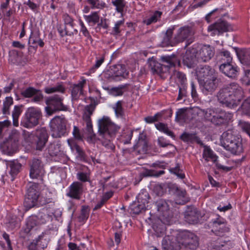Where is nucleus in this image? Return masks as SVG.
Returning <instances> with one entry per match:
<instances>
[{
    "mask_svg": "<svg viewBox=\"0 0 250 250\" xmlns=\"http://www.w3.org/2000/svg\"><path fill=\"white\" fill-rule=\"evenodd\" d=\"M159 218L164 224L170 225L172 223L171 214L169 210V203L160 199L156 203Z\"/></svg>",
    "mask_w": 250,
    "mask_h": 250,
    "instance_id": "nucleus-13",
    "label": "nucleus"
},
{
    "mask_svg": "<svg viewBox=\"0 0 250 250\" xmlns=\"http://www.w3.org/2000/svg\"><path fill=\"white\" fill-rule=\"evenodd\" d=\"M12 45L14 47L18 48L20 49H22L25 47V45L24 44L21 43L19 41L13 42Z\"/></svg>",
    "mask_w": 250,
    "mask_h": 250,
    "instance_id": "nucleus-64",
    "label": "nucleus"
},
{
    "mask_svg": "<svg viewBox=\"0 0 250 250\" xmlns=\"http://www.w3.org/2000/svg\"><path fill=\"white\" fill-rule=\"evenodd\" d=\"M92 112L89 107L87 108L83 115V119L86 123V133L82 134L78 127L74 126L73 130V135L75 138L78 140H81L84 137H87V141L89 143H93L95 139V135L93 133L92 122L90 119V116Z\"/></svg>",
    "mask_w": 250,
    "mask_h": 250,
    "instance_id": "nucleus-6",
    "label": "nucleus"
},
{
    "mask_svg": "<svg viewBox=\"0 0 250 250\" xmlns=\"http://www.w3.org/2000/svg\"><path fill=\"white\" fill-rule=\"evenodd\" d=\"M65 88L62 83H58L57 85L50 87L46 86L44 88V91L47 94H51L54 92L64 93Z\"/></svg>",
    "mask_w": 250,
    "mask_h": 250,
    "instance_id": "nucleus-34",
    "label": "nucleus"
},
{
    "mask_svg": "<svg viewBox=\"0 0 250 250\" xmlns=\"http://www.w3.org/2000/svg\"><path fill=\"white\" fill-rule=\"evenodd\" d=\"M242 112L250 116V97L244 101L241 106Z\"/></svg>",
    "mask_w": 250,
    "mask_h": 250,
    "instance_id": "nucleus-43",
    "label": "nucleus"
},
{
    "mask_svg": "<svg viewBox=\"0 0 250 250\" xmlns=\"http://www.w3.org/2000/svg\"><path fill=\"white\" fill-rule=\"evenodd\" d=\"M52 194L47 188L43 189L41 192L39 205H43L51 202Z\"/></svg>",
    "mask_w": 250,
    "mask_h": 250,
    "instance_id": "nucleus-30",
    "label": "nucleus"
},
{
    "mask_svg": "<svg viewBox=\"0 0 250 250\" xmlns=\"http://www.w3.org/2000/svg\"><path fill=\"white\" fill-rule=\"evenodd\" d=\"M220 70L226 76L231 78H235L238 75L239 69L232 62L222 63L219 66Z\"/></svg>",
    "mask_w": 250,
    "mask_h": 250,
    "instance_id": "nucleus-19",
    "label": "nucleus"
},
{
    "mask_svg": "<svg viewBox=\"0 0 250 250\" xmlns=\"http://www.w3.org/2000/svg\"><path fill=\"white\" fill-rule=\"evenodd\" d=\"M89 209L87 206H83L81 209V214L79 217L80 222L85 221L88 217Z\"/></svg>",
    "mask_w": 250,
    "mask_h": 250,
    "instance_id": "nucleus-42",
    "label": "nucleus"
},
{
    "mask_svg": "<svg viewBox=\"0 0 250 250\" xmlns=\"http://www.w3.org/2000/svg\"><path fill=\"white\" fill-rule=\"evenodd\" d=\"M191 110L188 108H180L176 113L175 120L178 122H185L191 115Z\"/></svg>",
    "mask_w": 250,
    "mask_h": 250,
    "instance_id": "nucleus-27",
    "label": "nucleus"
},
{
    "mask_svg": "<svg viewBox=\"0 0 250 250\" xmlns=\"http://www.w3.org/2000/svg\"><path fill=\"white\" fill-rule=\"evenodd\" d=\"M221 53L224 57V59H226L227 62H231L232 59L229 52L227 50H224L222 51Z\"/></svg>",
    "mask_w": 250,
    "mask_h": 250,
    "instance_id": "nucleus-57",
    "label": "nucleus"
},
{
    "mask_svg": "<svg viewBox=\"0 0 250 250\" xmlns=\"http://www.w3.org/2000/svg\"><path fill=\"white\" fill-rule=\"evenodd\" d=\"M33 101L35 102H38L43 98V95L41 92L37 90V92L33 95Z\"/></svg>",
    "mask_w": 250,
    "mask_h": 250,
    "instance_id": "nucleus-58",
    "label": "nucleus"
},
{
    "mask_svg": "<svg viewBox=\"0 0 250 250\" xmlns=\"http://www.w3.org/2000/svg\"><path fill=\"white\" fill-rule=\"evenodd\" d=\"M85 80H83L79 82L77 84H75L73 87L71 95L72 100H77L82 94V89L83 85L85 83Z\"/></svg>",
    "mask_w": 250,
    "mask_h": 250,
    "instance_id": "nucleus-29",
    "label": "nucleus"
},
{
    "mask_svg": "<svg viewBox=\"0 0 250 250\" xmlns=\"http://www.w3.org/2000/svg\"><path fill=\"white\" fill-rule=\"evenodd\" d=\"M185 218L187 221L189 223H194L197 222L199 218V214L197 213L196 208H193L190 211H187L186 214Z\"/></svg>",
    "mask_w": 250,
    "mask_h": 250,
    "instance_id": "nucleus-36",
    "label": "nucleus"
},
{
    "mask_svg": "<svg viewBox=\"0 0 250 250\" xmlns=\"http://www.w3.org/2000/svg\"><path fill=\"white\" fill-rule=\"evenodd\" d=\"M203 92L208 94L213 92L217 87V75L214 69L205 65L196 71Z\"/></svg>",
    "mask_w": 250,
    "mask_h": 250,
    "instance_id": "nucleus-5",
    "label": "nucleus"
},
{
    "mask_svg": "<svg viewBox=\"0 0 250 250\" xmlns=\"http://www.w3.org/2000/svg\"><path fill=\"white\" fill-rule=\"evenodd\" d=\"M7 166L10 167V173L13 177L19 172L21 166L17 161L14 160L7 163Z\"/></svg>",
    "mask_w": 250,
    "mask_h": 250,
    "instance_id": "nucleus-35",
    "label": "nucleus"
},
{
    "mask_svg": "<svg viewBox=\"0 0 250 250\" xmlns=\"http://www.w3.org/2000/svg\"><path fill=\"white\" fill-rule=\"evenodd\" d=\"M13 99L11 97H6L3 102V110L6 112L8 110L9 107L13 104Z\"/></svg>",
    "mask_w": 250,
    "mask_h": 250,
    "instance_id": "nucleus-52",
    "label": "nucleus"
},
{
    "mask_svg": "<svg viewBox=\"0 0 250 250\" xmlns=\"http://www.w3.org/2000/svg\"><path fill=\"white\" fill-rule=\"evenodd\" d=\"M244 69L250 68V57L249 58H245L242 62ZM242 83L245 85H250V70L245 71V75L241 79Z\"/></svg>",
    "mask_w": 250,
    "mask_h": 250,
    "instance_id": "nucleus-28",
    "label": "nucleus"
},
{
    "mask_svg": "<svg viewBox=\"0 0 250 250\" xmlns=\"http://www.w3.org/2000/svg\"><path fill=\"white\" fill-rule=\"evenodd\" d=\"M67 142L72 151L75 152L78 155L77 156L79 157L81 159L83 158L84 157V153L82 148L78 145L76 144L74 141L72 139H68Z\"/></svg>",
    "mask_w": 250,
    "mask_h": 250,
    "instance_id": "nucleus-33",
    "label": "nucleus"
},
{
    "mask_svg": "<svg viewBox=\"0 0 250 250\" xmlns=\"http://www.w3.org/2000/svg\"><path fill=\"white\" fill-rule=\"evenodd\" d=\"M191 115L192 118H198L199 119H203L205 117V110L200 108L198 107H194L190 109Z\"/></svg>",
    "mask_w": 250,
    "mask_h": 250,
    "instance_id": "nucleus-38",
    "label": "nucleus"
},
{
    "mask_svg": "<svg viewBox=\"0 0 250 250\" xmlns=\"http://www.w3.org/2000/svg\"><path fill=\"white\" fill-rule=\"evenodd\" d=\"M162 245L163 250H179L181 245L190 249H194L198 246V240L194 233L185 230L178 234L177 238L173 235L165 236Z\"/></svg>",
    "mask_w": 250,
    "mask_h": 250,
    "instance_id": "nucleus-1",
    "label": "nucleus"
},
{
    "mask_svg": "<svg viewBox=\"0 0 250 250\" xmlns=\"http://www.w3.org/2000/svg\"><path fill=\"white\" fill-rule=\"evenodd\" d=\"M162 15V12L155 11L149 17L143 20V22L147 25L152 23H155L160 19Z\"/></svg>",
    "mask_w": 250,
    "mask_h": 250,
    "instance_id": "nucleus-31",
    "label": "nucleus"
},
{
    "mask_svg": "<svg viewBox=\"0 0 250 250\" xmlns=\"http://www.w3.org/2000/svg\"><path fill=\"white\" fill-rule=\"evenodd\" d=\"M193 34L191 27L189 26L182 27L178 29L177 34L175 36V42H180L187 40L188 44H189L193 41Z\"/></svg>",
    "mask_w": 250,
    "mask_h": 250,
    "instance_id": "nucleus-18",
    "label": "nucleus"
},
{
    "mask_svg": "<svg viewBox=\"0 0 250 250\" xmlns=\"http://www.w3.org/2000/svg\"><path fill=\"white\" fill-rule=\"evenodd\" d=\"M243 97L242 88L235 83H231L225 85L217 94L219 102L231 108L239 105Z\"/></svg>",
    "mask_w": 250,
    "mask_h": 250,
    "instance_id": "nucleus-2",
    "label": "nucleus"
},
{
    "mask_svg": "<svg viewBox=\"0 0 250 250\" xmlns=\"http://www.w3.org/2000/svg\"><path fill=\"white\" fill-rule=\"evenodd\" d=\"M83 18L88 23L95 24L99 21V16L96 12H93L89 15H83Z\"/></svg>",
    "mask_w": 250,
    "mask_h": 250,
    "instance_id": "nucleus-39",
    "label": "nucleus"
},
{
    "mask_svg": "<svg viewBox=\"0 0 250 250\" xmlns=\"http://www.w3.org/2000/svg\"><path fill=\"white\" fill-rule=\"evenodd\" d=\"M29 137L36 144L37 149L42 150L48 141V135L45 128H41L31 133Z\"/></svg>",
    "mask_w": 250,
    "mask_h": 250,
    "instance_id": "nucleus-16",
    "label": "nucleus"
},
{
    "mask_svg": "<svg viewBox=\"0 0 250 250\" xmlns=\"http://www.w3.org/2000/svg\"><path fill=\"white\" fill-rule=\"evenodd\" d=\"M214 54L213 49L209 45L195 46L186 51L183 62L188 67L192 68L199 61L207 62L210 60Z\"/></svg>",
    "mask_w": 250,
    "mask_h": 250,
    "instance_id": "nucleus-4",
    "label": "nucleus"
},
{
    "mask_svg": "<svg viewBox=\"0 0 250 250\" xmlns=\"http://www.w3.org/2000/svg\"><path fill=\"white\" fill-rule=\"evenodd\" d=\"M161 59L163 62L167 63V64L159 63L153 57L148 60V66L153 73L157 74L166 73L168 71L169 67L174 65V63L170 57L163 56L161 57Z\"/></svg>",
    "mask_w": 250,
    "mask_h": 250,
    "instance_id": "nucleus-11",
    "label": "nucleus"
},
{
    "mask_svg": "<svg viewBox=\"0 0 250 250\" xmlns=\"http://www.w3.org/2000/svg\"><path fill=\"white\" fill-rule=\"evenodd\" d=\"M229 24L225 21L220 20L215 23L208 27V30L210 35L214 36L229 30Z\"/></svg>",
    "mask_w": 250,
    "mask_h": 250,
    "instance_id": "nucleus-20",
    "label": "nucleus"
},
{
    "mask_svg": "<svg viewBox=\"0 0 250 250\" xmlns=\"http://www.w3.org/2000/svg\"><path fill=\"white\" fill-rule=\"evenodd\" d=\"M11 125L10 121L5 120L3 121L0 122V136L3 131L6 130Z\"/></svg>",
    "mask_w": 250,
    "mask_h": 250,
    "instance_id": "nucleus-51",
    "label": "nucleus"
},
{
    "mask_svg": "<svg viewBox=\"0 0 250 250\" xmlns=\"http://www.w3.org/2000/svg\"><path fill=\"white\" fill-rule=\"evenodd\" d=\"M40 198H41V194H39L38 185L33 183L27 189L24 205L28 208L33 207L39 204Z\"/></svg>",
    "mask_w": 250,
    "mask_h": 250,
    "instance_id": "nucleus-15",
    "label": "nucleus"
},
{
    "mask_svg": "<svg viewBox=\"0 0 250 250\" xmlns=\"http://www.w3.org/2000/svg\"><path fill=\"white\" fill-rule=\"evenodd\" d=\"M19 132L16 129H13L9 136V139L0 146L1 152L7 155H12L16 152L18 148V142Z\"/></svg>",
    "mask_w": 250,
    "mask_h": 250,
    "instance_id": "nucleus-10",
    "label": "nucleus"
},
{
    "mask_svg": "<svg viewBox=\"0 0 250 250\" xmlns=\"http://www.w3.org/2000/svg\"><path fill=\"white\" fill-rule=\"evenodd\" d=\"M231 208V205L229 203L227 205H220L218 207L217 209L221 212H225L228 210H229Z\"/></svg>",
    "mask_w": 250,
    "mask_h": 250,
    "instance_id": "nucleus-59",
    "label": "nucleus"
},
{
    "mask_svg": "<svg viewBox=\"0 0 250 250\" xmlns=\"http://www.w3.org/2000/svg\"><path fill=\"white\" fill-rule=\"evenodd\" d=\"M66 123V120L62 115L54 117L49 123L52 136L60 138L64 136L67 133Z\"/></svg>",
    "mask_w": 250,
    "mask_h": 250,
    "instance_id": "nucleus-7",
    "label": "nucleus"
},
{
    "mask_svg": "<svg viewBox=\"0 0 250 250\" xmlns=\"http://www.w3.org/2000/svg\"><path fill=\"white\" fill-rule=\"evenodd\" d=\"M148 199L149 195L146 191L140 192L137 197V201L130 205L131 212L137 214L146 209L148 207Z\"/></svg>",
    "mask_w": 250,
    "mask_h": 250,
    "instance_id": "nucleus-14",
    "label": "nucleus"
},
{
    "mask_svg": "<svg viewBox=\"0 0 250 250\" xmlns=\"http://www.w3.org/2000/svg\"><path fill=\"white\" fill-rule=\"evenodd\" d=\"M66 195L74 199H79L82 191V185L78 182H73L68 188Z\"/></svg>",
    "mask_w": 250,
    "mask_h": 250,
    "instance_id": "nucleus-23",
    "label": "nucleus"
},
{
    "mask_svg": "<svg viewBox=\"0 0 250 250\" xmlns=\"http://www.w3.org/2000/svg\"><path fill=\"white\" fill-rule=\"evenodd\" d=\"M112 3L116 7V10L118 12L122 13L125 6L124 0H115Z\"/></svg>",
    "mask_w": 250,
    "mask_h": 250,
    "instance_id": "nucleus-44",
    "label": "nucleus"
},
{
    "mask_svg": "<svg viewBox=\"0 0 250 250\" xmlns=\"http://www.w3.org/2000/svg\"><path fill=\"white\" fill-rule=\"evenodd\" d=\"M158 114H156L153 116H148L145 118V121L147 123L151 124L156 122L157 120V115Z\"/></svg>",
    "mask_w": 250,
    "mask_h": 250,
    "instance_id": "nucleus-60",
    "label": "nucleus"
},
{
    "mask_svg": "<svg viewBox=\"0 0 250 250\" xmlns=\"http://www.w3.org/2000/svg\"><path fill=\"white\" fill-rule=\"evenodd\" d=\"M28 42L32 44L35 47H37L38 45L42 47L44 45L43 42L40 38L39 34L37 33H31Z\"/></svg>",
    "mask_w": 250,
    "mask_h": 250,
    "instance_id": "nucleus-32",
    "label": "nucleus"
},
{
    "mask_svg": "<svg viewBox=\"0 0 250 250\" xmlns=\"http://www.w3.org/2000/svg\"><path fill=\"white\" fill-rule=\"evenodd\" d=\"M104 55H102L100 57H97L95 64L94 65L93 67L92 68V69L98 68L104 62Z\"/></svg>",
    "mask_w": 250,
    "mask_h": 250,
    "instance_id": "nucleus-55",
    "label": "nucleus"
},
{
    "mask_svg": "<svg viewBox=\"0 0 250 250\" xmlns=\"http://www.w3.org/2000/svg\"><path fill=\"white\" fill-rule=\"evenodd\" d=\"M112 195L113 192L111 191L106 192L103 195L102 199L105 202L107 200L111 197Z\"/></svg>",
    "mask_w": 250,
    "mask_h": 250,
    "instance_id": "nucleus-63",
    "label": "nucleus"
},
{
    "mask_svg": "<svg viewBox=\"0 0 250 250\" xmlns=\"http://www.w3.org/2000/svg\"><path fill=\"white\" fill-rule=\"evenodd\" d=\"M232 118V114L224 111L217 112L212 109H208L205 111L204 119L210 121L215 125H219L230 121Z\"/></svg>",
    "mask_w": 250,
    "mask_h": 250,
    "instance_id": "nucleus-8",
    "label": "nucleus"
},
{
    "mask_svg": "<svg viewBox=\"0 0 250 250\" xmlns=\"http://www.w3.org/2000/svg\"><path fill=\"white\" fill-rule=\"evenodd\" d=\"M37 92V89L33 88V87H29L24 90H23L21 92V94L23 96L26 98H30L33 95Z\"/></svg>",
    "mask_w": 250,
    "mask_h": 250,
    "instance_id": "nucleus-48",
    "label": "nucleus"
},
{
    "mask_svg": "<svg viewBox=\"0 0 250 250\" xmlns=\"http://www.w3.org/2000/svg\"><path fill=\"white\" fill-rule=\"evenodd\" d=\"M44 173V170L41 166V161L39 159H34L31 164L30 177L32 179L39 178L42 180V177Z\"/></svg>",
    "mask_w": 250,
    "mask_h": 250,
    "instance_id": "nucleus-21",
    "label": "nucleus"
},
{
    "mask_svg": "<svg viewBox=\"0 0 250 250\" xmlns=\"http://www.w3.org/2000/svg\"><path fill=\"white\" fill-rule=\"evenodd\" d=\"M111 94L115 96H120L123 94L122 89L119 88H113L111 91Z\"/></svg>",
    "mask_w": 250,
    "mask_h": 250,
    "instance_id": "nucleus-61",
    "label": "nucleus"
},
{
    "mask_svg": "<svg viewBox=\"0 0 250 250\" xmlns=\"http://www.w3.org/2000/svg\"><path fill=\"white\" fill-rule=\"evenodd\" d=\"M47 246L46 241L42 236L34 240L29 246V250H43Z\"/></svg>",
    "mask_w": 250,
    "mask_h": 250,
    "instance_id": "nucleus-26",
    "label": "nucleus"
},
{
    "mask_svg": "<svg viewBox=\"0 0 250 250\" xmlns=\"http://www.w3.org/2000/svg\"><path fill=\"white\" fill-rule=\"evenodd\" d=\"M79 25L81 26L80 31L85 37H88L89 35L88 31L85 26L84 23L81 19L78 20Z\"/></svg>",
    "mask_w": 250,
    "mask_h": 250,
    "instance_id": "nucleus-53",
    "label": "nucleus"
},
{
    "mask_svg": "<svg viewBox=\"0 0 250 250\" xmlns=\"http://www.w3.org/2000/svg\"><path fill=\"white\" fill-rule=\"evenodd\" d=\"M21 107L18 105H15L14 110L12 111L13 125L14 126H19V118L21 113Z\"/></svg>",
    "mask_w": 250,
    "mask_h": 250,
    "instance_id": "nucleus-37",
    "label": "nucleus"
},
{
    "mask_svg": "<svg viewBox=\"0 0 250 250\" xmlns=\"http://www.w3.org/2000/svg\"><path fill=\"white\" fill-rule=\"evenodd\" d=\"M99 140L104 147L113 150L114 146L111 142L120 126L113 123L107 116H103L98 120Z\"/></svg>",
    "mask_w": 250,
    "mask_h": 250,
    "instance_id": "nucleus-3",
    "label": "nucleus"
},
{
    "mask_svg": "<svg viewBox=\"0 0 250 250\" xmlns=\"http://www.w3.org/2000/svg\"><path fill=\"white\" fill-rule=\"evenodd\" d=\"M238 125L240 128L250 136V123L244 121H240Z\"/></svg>",
    "mask_w": 250,
    "mask_h": 250,
    "instance_id": "nucleus-47",
    "label": "nucleus"
},
{
    "mask_svg": "<svg viewBox=\"0 0 250 250\" xmlns=\"http://www.w3.org/2000/svg\"><path fill=\"white\" fill-rule=\"evenodd\" d=\"M225 219L219 217L212 222V230L216 234L220 235V232L228 231V228L225 227Z\"/></svg>",
    "mask_w": 250,
    "mask_h": 250,
    "instance_id": "nucleus-25",
    "label": "nucleus"
},
{
    "mask_svg": "<svg viewBox=\"0 0 250 250\" xmlns=\"http://www.w3.org/2000/svg\"><path fill=\"white\" fill-rule=\"evenodd\" d=\"M3 237L5 240L7 247H8V250H12V248L11 244V242L9 239V236L8 234H6V233H3Z\"/></svg>",
    "mask_w": 250,
    "mask_h": 250,
    "instance_id": "nucleus-62",
    "label": "nucleus"
},
{
    "mask_svg": "<svg viewBox=\"0 0 250 250\" xmlns=\"http://www.w3.org/2000/svg\"><path fill=\"white\" fill-rule=\"evenodd\" d=\"M175 75L181 83H184L186 81V75L183 73L177 71L175 72Z\"/></svg>",
    "mask_w": 250,
    "mask_h": 250,
    "instance_id": "nucleus-56",
    "label": "nucleus"
},
{
    "mask_svg": "<svg viewBox=\"0 0 250 250\" xmlns=\"http://www.w3.org/2000/svg\"><path fill=\"white\" fill-rule=\"evenodd\" d=\"M18 54V52L16 50H12L9 52V62L11 63H15L16 62V57Z\"/></svg>",
    "mask_w": 250,
    "mask_h": 250,
    "instance_id": "nucleus-54",
    "label": "nucleus"
},
{
    "mask_svg": "<svg viewBox=\"0 0 250 250\" xmlns=\"http://www.w3.org/2000/svg\"><path fill=\"white\" fill-rule=\"evenodd\" d=\"M63 20L65 25V31L68 29V26L73 29L74 26V20L70 16L67 14L64 15L63 16Z\"/></svg>",
    "mask_w": 250,
    "mask_h": 250,
    "instance_id": "nucleus-46",
    "label": "nucleus"
},
{
    "mask_svg": "<svg viewBox=\"0 0 250 250\" xmlns=\"http://www.w3.org/2000/svg\"><path fill=\"white\" fill-rule=\"evenodd\" d=\"M41 117V111L40 109L34 107H29L21 121V125L26 128H31L38 124Z\"/></svg>",
    "mask_w": 250,
    "mask_h": 250,
    "instance_id": "nucleus-9",
    "label": "nucleus"
},
{
    "mask_svg": "<svg viewBox=\"0 0 250 250\" xmlns=\"http://www.w3.org/2000/svg\"><path fill=\"white\" fill-rule=\"evenodd\" d=\"M203 158L207 162L211 161L215 164L217 168L225 171H229L231 169V167L225 166L220 163V160L218 161V157L214 152L208 146H205L203 151Z\"/></svg>",
    "mask_w": 250,
    "mask_h": 250,
    "instance_id": "nucleus-17",
    "label": "nucleus"
},
{
    "mask_svg": "<svg viewBox=\"0 0 250 250\" xmlns=\"http://www.w3.org/2000/svg\"><path fill=\"white\" fill-rule=\"evenodd\" d=\"M156 128L159 131L164 132L167 135L172 137L173 134L167 127V125L163 123H157L155 125Z\"/></svg>",
    "mask_w": 250,
    "mask_h": 250,
    "instance_id": "nucleus-41",
    "label": "nucleus"
},
{
    "mask_svg": "<svg viewBox=\"0 0 250 250\" xmlns=\"http://www.w3.org/2000/svg\"><path fill=\"white\" fill-rule=\"evenodd\" d=\"M61 145L59 143H53L49 145L48 151L50 155H57L60 151Z\"/></svg>",
    "mask_w": 250,
    "mask_h": 250,
    "instance_id": "nucleus-40",
    "label": "nucleus"
},
{
    "mask_svg": "<svg viewBox=\"0 0 250 250\" xmlns=\"http://www.w3.org/2000/svg\"><path fill=\"white\" fill-rule=\"evenodd\" d=\"M239 136L237 135V131L234 129H228L223 133L221 135L220 143L221 145L226 148L228 145L233 143L234 140Z\"/></svg>",
    "mask_w": 250,
    "mask_h": 250,
    "instance_id": "nucleus-22",
    "label": "nucleus"
},
{
    "mask_svg": "<svg viewBox=\"0 0 250 250\" xmlns=\"http://www.w3.org/2000/svg\"><path fill=\"white\" fill-rule=\"evenodd\" d=\"M62 96L55 95L47 98L46 100L45 111L48 116L52 115L56 111L65 110L66 107L62 104Z\"/></svg>",
    "mask_w": 250,
    "mask_h": 250,
    "instance_id": "nucleus-12",
    "label": "nucleus"
},
{
    "mask_svg": "<svg viewBox=\"0 0 250 250\" xmlns=\"http://www.w3.org/2000/svg\"><path fill=\"white\" fill-rule=\"evenodd\" d=\"M225 149L234 155L240 154L243 151V146L241 138L238 136L236 139L234 140L233 143L230 144L229 146L228 145V147Z\"/></svg>",
    "mask_w": 250,
    "mask_h": 250,
    "instance_id": "nucleus-24",
    "label": "nucleus"
},
{
    "mask_svg": "<svg viewBox=\"0 0 250 250\" xmlns=\"http://www.w3.org/2000/svg\"><path fill=\"white\" fill-rule=\"evenodd\" d=\"M117 117H122L123 114V111L122 106V102L118 101L113 107Z\"/></svg>",
    "mask_w": 250,
    "mask_h": 250,
    "instance_id": "nucleus-45",
    "label": "nucleus"
},
{
    "mask_svg": "<svg viewBox=\"0 0 250 250\" xmlns=\"http://www.w3.org/2000/svg\"><path fill=\"white\" fill-rule=\"evenodd\" d=\"M77 178L78 180L83 182L89 181V173L87 172H79L77 174Z\"/></svg>",
    "mask_w": 250,
    "mask_h": 250,
    "instance_id": "nucleus-49",
    "label": "nucleus"
},
{
    "mask_svg": "<svg viewBox=\"0 0 250 250\" xmlns=\"http://www.w3.org/2000/svg\"><path fill=\"white\" fill-rule=\"evenodd\" d=\"M135 146L136 148L142 146L143 151L146 150V143L145 140L142 138V134H140L139 137V141Z\"/></svg>",
    "mask_w": 250,
    "mask_h": 250,
    "instance_id": "nucleus-50",
    "label": "nucleus"
}]
</instances>
